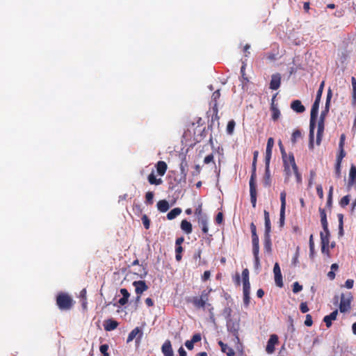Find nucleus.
<instances>
[{
	"instance_id": "34",
	"label": "nucleus",
	"mask_w": 356,
	"mask_h": 356,
	"mask_svg": "<svg viewBox=\"0 0 356 356\" xmlns=\"http://www.w3.org/2000/svg\"><path fill=\"white\" fill-rule=\"evenodd\" d=\"M235 127V122L232 120L229 121L227 126V132L229 134H232L234 132V129Z\"/></svg>"
},
{
	"instance_id": "5",
	"label": "nucleus",
	"mask_w": 356,
	"mask_h": 356,
	"mask_svg": "<svg viewBox=\"0 0 356 356\" xmlns=\"http://www.w3.org/2000/svg\"><path fill=\"white\" fill-rule=\"evenodd\" d=\"M352 296L348 293L347 296L345 294H341V301L339 305V309L341 313L346 312L350 308V301Z\"/></svg>"
},
{
	"instance_id": "21",
	"label": "nucleus",
	"mask_w": 356,
	"mask_h": 356,
	"mask_svg": "<svg viewBox=\"0 0 356 356\" xmlns=\"http://www.w3.org/2000/svg\"><path fill=\"white\" fill-rule=\"evenodd\" d=\"M227 326L228 331L232 332L234 335H236L238 330V324L236 323L232 322L231 320H229L227 322Z\"/></svg>"
},
{
	"instance_id": "17",
	"label": "nucleus",
	"mask_w": 356,
	"mask_h": 356,
	"mask_svg": "<svg viewBox=\"0 0 356 356\" xmlns=\"http://www.w3.org/2000/svg\"><path fill=\"white\" fill-rule=\"evenodd\" d=\"M118 325V323L113 319H108L104 321V327L105 330L111 331L115 330Z\"/></svg>"
},
{
	"instance_id": "6",
	"label": "nucleus",
	"mask_w": 356,
	"mask_h": 356,
	"mask_svg": "<svg viewBox=\"0 0 356 356\" xmlns=\"http://www.w3.org/2000/svg\"><path fill=\"white\" fill-rule=\"evenodd\" d=\"M275 284L279 287L283 286L282 275L278 263H275L273 268Z\"/></svg>"
},
{
	"instance_id": "8",
	"label": "nucleus",
	"mask_w": 356,
	"mask_h": 356,
	"mask_svg": "<svg viewBox=\"0 0 356 356\" xmlns=\"http://www.w3.org/2000/svg\"><path fill=\"white\" fill-rule=\"evenodd\" d=\"M192 302H193V305L198 309H200V308L204 309L206 306L210 307L209 310L211 315H213L212 310L213 308L211 306V304L207 303L206 302H204L202 299H201L199 297H194L193 298Z\"/></svg>"
},
{
	"instance_id": "10",
	"label": "nucleus",
	"mask_w": 356,
	"mask_h": 356,
	"mask_svg": "<svg viewBox=\"0 0 356 356\" xmlns=\"http://www.w3.org/2000/svg\"><path fill=\"white\" fill-rule=\"evenodd\" d=\"M324 131V120H323V117L320 118L318 122V130H317V136H316V145H319L321 144L322 136Z\"/></svg>"
},
{
	"instance_id": "19",
	"label": "nucleus",
	"mask_w": 356,
	"mask_h": 356,
	"mask_svg": "<svg viewBox=\"0 0 356 356\" xmlns=\"http://www.w3.org/2000/svg\"><path fill=\"white\" fill-rule=\"evenodd\" d=\"M142 332L140 330V329L139 327H136L134 328L129 334L128 337H127V343H129L131 342V341H133L137 335H139V338L141 337L142 336Z\"/></svg>"
},
{
	"instance_id": "4",
	"label": "nucleus",
	"mask_w": 356,
	"mask_h": 356,
	"mask_svg": "<svg viewBox=\"0 0 356 356\" xmlns=\"http://www.w3.org/2000/svg\"><path fill=\"white\" fill-rule=\"evenodd\" d=\"M330 231L328 226L327 229L323 228V231L320 233L321 241V250L323 253H328V246L330 243Z\"/></svg>"
},
{
	"instance_id": "41",
	"label": "nucleus",
	"mask_w": 356,
	"mask_h": 356,
	"mask_svg": "<svg viewBox=\"0 0 356 356\" xmlns=\"http://www.w3.org/2000/svg\"><path fill=\"white\" fill-rule=\"evenodd\" d=\"M301 137V133L299 130H296L293 131L291 137L292 143H295L298 138Z\"/></svg>"
},
{
	"instance_id": "44",
	"label": "nucleus",
	"mask_w": 356,
	"mask_h": 356,
	"mask_svg": "<svg viewBox=\"0 0 356 356\" xmlns=\"http://www.w3.org/2000/svg\"><path fill=\"white\" fill-rule=\"evenodd\" d=\"M154 193L152 192H147L145 195L146 201L148 204H152L153 203Z\"/></svg>"
},
{
	"instance_id": "60",
	"label": "nucleus",
	"mask_w": 356,
	"mask_h": 356,
	"mask_svg": "<svg viewBox=\"0 0 356 356\" xmlns=\"http://www.w3.org/2000/svg\"><path fill=\"white\" fill-rule=\"evenodd\" d=\"M252 246L259 245V237L257 235L252 236Z\"/></svg>"
},
{
	"instance_id": "2",
	"label": "nucleus",
	"mask_w": 356,
	"mask_h": 356,
	"mask_svg": "<svg viewBox=\"0 0 356 356\" xmlns=\"http://www.w3.org/2000/svg\"><path fill=\"white\" fill-rule=\"evenodd\" d=\"M256 169H252V175L250 180V200L252 204L253 207L256 206L257 202V190H256Z\"/></svg>"
},
{
	"instance_id": "63",
	"label": "nucleus",
	"mask_w": 356,
	"mask_h": 356,
	"mask_svg": "<svg viewBox=\"0 0 356 356\" xmlns=\"http://www.w3.org/2000/svg\"><path fill=\"white\" fill-rule=\"evenodd\" d=\"M223 220V216L222 213L219 212L216 218V221L218 224H220L222 222Z\"/></svg>"
},
{
	"instance_id": "31",
	"label": "nucleus",
	"mask_w": 356,
	"mask_h": 356,
	"mask_svg": "<svg viewBox=\"0 0 356 356\" xmlns=\"http://www.w3.org/2000/svg\"><path fill=\"white\" fill-rule=\"evenodd\" d=\"M338 220H339V234L340 236L343 235V215L341 213H339L337 215Z\"/></svg>"
},
{
	"instance_id": "49",
	"label": "nucleus",
	"mask_w": 356,
	"mask_h": 356,
	"mask_svg": "<svg viewBox=\"0 0 356 356\" xmlns=\"http://www.w3.org/2000/svg\"><path fill=\"white\" fill-rule=\"evenodd\" d=\"M250 300V293H243V303L246 307H248L249 305Z\"/></svg>"
},
{
	"instance_id": "16",
	"label": "nucleus",
	"mask_w": 356,
	"mask_h": 356,
	"mask_svg": "<svg viewBox=\"0 0 356 356\" xmlns=\"http://www.w3.org/2000/svg\"><path fill=\"white\" fill-rule=\"evenodd\" d=\"M264 221H265L264 235H268V234H270V231H271L269 213L266 210H264Z\"/></svg>"
},
{
	"instance_id": "46",
	"label": "nucleus",
	"mask_w": 356,
	"mask_h": 356,
	"mask_svg": "<svg viewBox=\"0 0 356 356\" xmlns=\"http://www.w3.org/2000/svg\"><path fill=\"white\" fill-rule=\"evenodd\" d=\"M195 214L197 216V219H199L201 216H207L205 214H204L202 211V207L201 205H199L195 211Z\"/></svg>"
},
{
	"instance_id": "29",
	"label": "nucleus",
	"mask_w": 356,
	"mask_h": 356,
	"mask_svg": "<svg viewBox=\"0 0 356 356\" xmlns=\"http://www.w3.org/2000/svg\"><path fill=\"white\" fill-rule=\"evenodd\" d=\"M181 213V209L180 208H174L167 214V218L168 220H172L178 216Z\"/></svg>"
},
{
	"instance_id": "3",
	"label": "nucleus",
	"mask_w": 356,
	"mask_h": 356,
	"mask_svg": "<svg viewBox=\"0 0 356 356\" xmlns=\"http://www.w3.org/2000/svg\"><path fill=\"white\" fill-rule=\"evenodd\" d=\"M56 302L58 307L61 309H69L72 305V300L66 294L58 295Z\"/></svg>"
},
{
	"instance_id": "45",
	"label": "nucleus",
	"mask_w": 356,
	"mask_h": 356,
	"mask_svg": "<svg viewBox=\"0 0 356 356\" xmlns=\"http://www.w3.org/2000/svg\"><path fill=\"white\" fill-rule=\"evenodd\" d=\"M273 145H274V140H273V138H269L268 139V141H267V145H266V150L272 151Z\"/></svg>"
},
{
	"instance_id": "28",
	"label": "nucleus",
	"mask_w": 356,
	"mask_h": 356,
	"mask_svg": "<svg viewBox=\"0 0 356 356\" xmlns=\"http://www.w3.org/2000/svg\"><path fill=\"white\" fill-rule=\"evenodd\" d=\"M291 163L293 164V172L294 173V175H296V181L298 183H300L302 181V177H301V175L298 172V167L296 164V162H295V159H293L291 157Z\"/></svg>"
},
{
	"instance_id": "7",
	"label": "nucleus",
	"mask_w": 356,
	"mask_h": 356,
	"mask_svg": "<svg viewBox=\"0 0 356 356\" xmlns=\"http://www.w3.org/2000/svg\"><path fill=\"white\" fill-rule=\"evenodd\" d=\"M278 343V337L276 334H272L268 341L266 350L268 354H272L275 351V346Z\"/></svg>"
},
{
	"instance_id": "51",
	"label": "nucleus",
	"mask_w": 356,
	"mask_h": 356,
	"mask_svg": "<svg viewBox=\"0 0 356 356\" xmlns=\"http://www.w3.org/2000/svg\"><path fill=\"white\" fill-rule=\"evenodd\" d=\"M250 293V284L249 282H243V293Z\"/></svg>"
},
{
	"instance_id": "30",
	"label": "nucleus",
	"mask_w": 356,
	"mask_h": 356,
	"mask_svg": "<svg viewBox=\"0 0 356 356\" xmlns=\"http://www.w3.org/2000/svg\"><path fill=\"white\" fill-rule=\"evenodd\" d=\"M270 110L272 112V119L275 121L280 116V111L277 107V106H270Z\"/></svg>"
},
{
	"instance_id": "47",
	"label": "nucleus",
	"mask_w": 356,
	"mask_h": 356,
	"mask_svg": "<svg viewBox=\"0 0 356 356\" xmlns=\"http://www.w3.org/2000/svg\"><path fill=\"white\" fill-rule=\"evenodd\" d=\"M312 324H313V321H312V316L310 314H307L306 319L305 321V325L306 326L310 327L312 325Z\"/></svg>"
},
{
	"instance_id": "50",
	"label": "nucleus",
	"mask_w": 356,
	"mask_h": 356,
	"mask_svg": "<svg viewBox=\"0 0 356 356\" xmlns=\"http://www.w3.org/2000/svg\"><path fill=\"white\" fill-rule=\"evenodd\" d=\"M340 152L337 156V162L341 163L343 158L346 156V153L344 152L343 148H339Z\"/></svg>"
},
{
	"instance_id": "37",
	"label": "nucleus",
	"mask_w": 356,
	"mask_h": 356,
	"mask_svg": "<svg viewBox=\"0 0 356 356\" xmlns=\"http://www.w3.org/2000/svg\"><path fill=\"white\" fill-rule=\"evenodd\" d=\"M286 194L285 191H282L280 193V201H281V208L280 209H286Z\"/></svg>"
},
{
	"instance_id": "36",
	"label": "nucleus",
	"mask_w": 356,
	"mask_h": 356,
	"mask_svg": "<svg viewBox=\"0 0 356 356\" xmlns=\"http://www.w3.org/2000/svg\"><path fill=\"white\" fill-rule=\"evenodd\" d=\"M222 352L225 353L227 356H234L235 355V352L231 347L227 346L224 348H222Z\"/></svg>"
},
{
	"instance_id": "42",
	"label": "nucleus",
	"mask_w": 356,
	"mask_h": 356,
	"mask_svg": "<svg viewBox=\"0 0 356 356\" xmlns=\"http://www.w3.org/2000/svg\"><path fill=\"white\" fill-rule=\"evenodd\" d=\"M242 277L243 282H249V270L245 268L242 272Z\"/></svg>"
},
{
	"instance_id": "61",
	"label": "nucleus",
	"mask_w": 356,
	"mask_h": 356,
	"mask_svg": "<svg viewBox=\"0 0 356 356\" xmlns=\"http://www.w3.org/2000/svg\"><path fill=\"white\" fill-rule=\"evenodd\" d=\"M201 340V335L200 334H195L193 336L191 341L193 343L200 341Z\"/></svg>"
},
{
	"instance_id": "40",
	"label": "nucleus",
	"mask_w": 356,
	"mask_h": 356,
	"mask_svg": "<svg viewBox=\"0 0 356 356\" xmlns=\"http://www.w3.org/2000/svg\"><path fill=\"white\" fill-rule=\"evenodd\" d=\"M302 286L298 282H296L293 284V292L297 293L302 291Z\"/></svg>"
},
{
	"instance_id": "59",
	"label": "nucleus",
	"mask_w": 356,
	"mask_h": 356,
	"mask_svg": "<svg viewBox=\"0 0 356 356\" xmlns=\"http://www.w3.org/2000/svg\"><path fill=\"white\" fill-rule=\"evenodd\" d=\"M258 152L257 151H255L254 152V157H253V161H252V168L254 169H256V165H257V157H258Z\"/></svg>"
},
{
	"instance_id": "27",
	"label": "nucleus",
	"mask_w": 356,
	"mask_h": 356,
	"mask_svg": "<svg viewBox=\"0 0 356 356\" xmlns=\"http://www.w3.org/2000/svg\"><path fill=\"white\" fill-rule=\"evenodd\" d=\"M263 184L266 187H268L270 185V168H266V167H265V174L263 179Z\"/></svg>"
},
{
	"instance_id": "14",
	"label": "nucleus",
	"mask_w": 356,
	"mask_h": 356,
	"mask_svg": "<svg viewBox=\"0 0 356 356\" xmlns=\"http://www.w3.org/2000/svg\"><path fill=\"white\" fill-rule=\"evenodd\" d=\"M338 315V310H334L330 314L327 315L324 317L323 321L325 323L327 327H330L332 325V321L337 319Z\"/></svg>"
},
{
	"instance_id": "35",
	"label": "nucleus",
	"mask_w": 356,
	"mask_h": 356,
	"mask_svg": "<svg viewBox=\"0 0 356 356\" xmlns=\"http://www.w3.org/2000/svg\"><path fill=\"white\" fill-rule=\"evenodd\" d=\"M272 151L266 150V157H265V167L266 168H270V161L271 159Z\"/></svg>"
},
{
	"instance_id": "20",
	"label": "nucleus",
	"mask_w": 356,
	"mask_h": 356,
	"mask_svg": "<svg viewBox=\"0 0 356 356\" xmlns=\"http://www.w3.org/2000/svg\"><path fill=\"white\" fill-rule=\"evenodd\" d=\"M169 203L168 201L163 200L157 202V209L161 212H166L169 209Z\"/></svg>"
},
{
	"instance_id": "9",
	"label": "nucleus",
	"mask_w": 356,
	"mask_h": 356,
	"mask_svg": "<svg viewBox=\"0 0 356 356\" xmlns=\"http://www.w3.org/2000/svg\"><path fill=\"white\" fill-rule=\"evenodd\" d=\"M133 285L135 286V291L137 295H141L148 289V286L145 284V281L142 280L134 282Z\"/></svg>"
},
{
	"instance_id": "58",
	"label": "nucleus",
	"mask_w": 356,
	"mask_h": 356,
	"mask_svg": "<svg viewBox=\"0 0 356 356\" xmlns=\"http://www.w3.org/2000/svg\"><path fill=\"white\" fill-rule=\"evenodd\" d=\"M259 245L252 246V253L254 257H259Z\"/></svg>"
},
{
	"instance_id": "62",
	"label": "nucleus",
	"mask_w": 356,
	"mask_h": 356,
	"mask_svg": "<svg viewBox=\"0 0 356 356\" xmlns=\"http://www.w3.org/2000/svg\"><path fill=\"white\" fill-rule=\"evenodd\" d=\"M120 293L122 295V297L129 299L130 294L126 289H121Z\"/></svg>"
},
{
	"instance_id": "38",
	"label": "nucleus",
	"mask_w": 356,
	"mask_h": 356,
	"mask_svg": "<svg viewBox=\"0 0 356 356\" xmlns=\"http://www.w3.org/2000/svg\"><path fill=\"white\" fill-rule=\"evenodd\" d=\"M211 289H209V291H203L201 293V296L199 297L201 299H202L204 302L208 303L209 301V294L211 292Z\"/></svg>"
},
{
	"instance_id": "64",
	"label": "nucleus",
	"mask_w": 356,
	"mask_h": 356,
	"mask_svg": "<svg viewBox=\"0 0 356 356\" xmlns=\"http://www.w3.org/2000/svg\"><path fill=\"white\" fill-rule=\"evenodd\" d=\"M211 273L209 270L204 271L203 275H202V280L206 281L210 278Z\"/></svg>"
},
{
	"instance_id": "52",
	"label": "nucleus",
	"mask_w": 356,
	"mask_h": 356,
	"mask_svg": "<svg viewBox=\"0 0 356 356\" xmlns=\"http://www.w3.org/2000/svg\"><path fill=\"white\" fill-rule=\"evenodd\" d=\"M316 191H317V194L319 196V197L321 199H323V187L321 185H318L316 186Z\"/></svg>"
},
{
	"instance_id": "33",
	"label": "nucleus",
	"mask_w": 356,
	"mask_h": 356,
	"mask_svg": "<svg viewBox=\"0 0 356 356\" xmlns=\"http://www.w3.org/2000/svg\"><path fill=\"white\" fill-rule=\"evenodd\" d=\"M220 96V90H215L214 92L212 94L211 98L215 102V104L213 105V110L217 112V104L216 100L219 99Z\"/></svg>"
},
{
	"instance_id": "22",
	"label": "nucleus",
	"mask_w": 356,
	"mask_h": 356,
	"mask_svg": "<svg viewBox=\"0 0 356 356\" xmlns=\"http://www.w3.org/2000/svg\"><path fill=\"white\" fill-rule=\"evenodd\" d=\"M167 164L164 161H159L156 164V170L161 176H163L167 170Z\"/></svg>"
},
{
	"instance_id": "48",
	"label": "nucleus",
	"mask_w": 356,
	"mask_h": 356,
	"mask_svg": "<svg viewBox=\"0 0 356 356\" xmlns=\"http://www.w3.org/2000/svg\"><path fill=\"white\" fill-rule=\"evenodd\" d=\"M142 221H143V225L145 227V229H149V218H147V216L145 215V216H143L142 217Z\"/></svg>"
},
{
	"instance_id": "43",
	"label": "nucleus",
	"mask_w": 356,
	"mask_h": 356,
	"mask_svg": "<svg viewBox=\"0 0 356 356\" xmlns=\"http://www.w3.org/2000/svg\"><path fill=\"white\" fill-rule=\"evenodd\" d=\"M108 346L107 344H103L100 346L99 350L104 355V356H109L108 353Z\"/></svg>"
},
{
	"instance_id": "18",
	"label": "nucleus",
	"mask_w": 356,
	"mask_h": 356,
	"mask_svg": "<svg viewBox=\"0 0 356 356\" xmlns=\"http://www.w3.org/2000/svg\"><path fill=\"white\" fill-rule=\"evenodd\" d=\"M291 108L297 113H302L305 108L300 100H295L291 103Z\"/></svg>"
},
{
	"instance_id": "57",
	"label": "nucleus",
	"mask_w": 356,
	"mask_h": 356,
	"mask_svg": "<svg viewBox=\"0 0 356 356\" xmlns=\"http://www.w3.org/2000/svg\"><path fill=\"white\" fill-rule=\"evenodd\" d=\"M300 309L302 313H306L309 311V308L306 302H302L300 305Z\"/></svg>"
},
{
	"instance_id": "1",
	"label": "nucleus",
	"mask_w": 356,
	"mask_h": 356,
	"mask_svg": "<svg viewBox=\"0 0 356 356\" xmlns=\"http://www.w3.org/2000/svg\"><path fill=\"white\" fill-rule=\"evenodd\" d=\"M320 102H314L310 113V124H309V146L310 149L314 148V129L316 126V120L318 113Z\"/></svg>"
},
{
	"instance_id": "11",
	"label": "nucleus",
	"mask_w": 356,
	"mask_h": 356,
	"mask_svg": "<svg viewBox=\"0 0 356 356\" xmlns=\"http://www.w3.org/2000/svg\"><path fill=\"white\" fill-rule=\"evenodd\" d=\"M161 350L164 356H174L171 343L169 340L165 341V343L163 344L161 347Z\"/></svg>"
},
{
	"instance_id": "56",
	"label": "nucleus",
	"mask_w": 356,
	"mask_h": 356,
	"mask_svg": "<svg viewBox=\"0 0 356 356\" xmlns=\"http://www.w3.org/2000/svg\"><path fill=\"white\" fill-rule=\"evenodd\" d=\"M309 250H310V253L313 254L314 250V243L312 234L309 237Z\"/></svg>"
},
{
	"instance_id": "39",
	"label": "nucleus",
	"mask_w": 356,
	"mask_h": 356,
	"mask_svg": "<svg viewBox=\"0 0 356 356\" xmlns=\"http://www.w3.org/2000/svg\"><path fill=\"white\" fill-rule=\"evenodd\" d=\"M350 202V197L349 195H346L343 197L341 198V201L339 202V204L344 207L347 206L349 204Z\"/></svg>"
},
{
	"instance_id": "23",
	"label": "nucleus",
	"mask_w": 356,
	"mask_h": 356,
	"mask_svg": "<svg viewBox=\"0 0 356 356\" xmlns=\"http://www.w3.org/2000/svg\"><path fill=\"white\" fill-rule=\"evenodd\" d=\"M181 229L186 234H191L192 232V225L190 222L186 220H183L181 222Z\"/></svg>"
},
{
	"instance_id": "53",
	"label": "nucleus",
	"mask_w": 356,
	"mask_h": 356,
	"mask_svg": "<svg viewBox=\"0 0 356 356\" xmlns=\"http://www.w3.org/2000/svg\"><path fill=\"white\" fill-rule=\"evenodd\" d=\"M284 217H285V209H280V222L281 225H283L284 222Z\"/></svg>"
},
{
	"instance_id": "12",
	"label": "nucleus",
	"mask_w": 356,
	"mask_h": 356,
	"mask_svg": "<svg viewBox=\"0 0 356 356\" xmlns=\"http://www.w3.org/2000/svg\"><path fill=\"white\" fill-rule=\"evenodd\" d=\"M281 76L280 74L272 75L270 83V89H278L280 86Z\"/></svg>"
},
{
	"instance_id": "24",
	"label": "nucleus",
	"mask_w": 356,
	"mask_h": 356,
	"mask_svg": "<svg viewBox=\"0 0 356 356\" xmlns=\"http://www.w3.org/2000/svg\"><path fill=\"white\" fill-rule=\"evenodd\" d=\"M356 180V166L352 165L349 172V181L348 184L353 185Z\"/></svg>"
},
{
	"instance_id": "15",
	"label": "nucleus",
	"mask_w": 356,
	"mask_h": 356,
	"mask_svg": "<svg viewBox=\"0 0 356 356\" xmlns=\"http://www.w3.org/2000/svg\"><path fill=\"white\" fill-rule=\"evenodd\" d=\"M199 226L202 228L204 234H207L209 231L207 216H201L197 219Z\"/></svg>"
},
{
	"instance_id": "13",
	"label": "nucleus",
	"mask_w": 356,
	"mask_h": 356,
	"mask_svg": "<svg viewBox=\"0 0 356 356\" xmlns=\"http://www.w3.org/2000/svg\"><path fill=\"white\" fill-rule=\"evenodd\" d=\"M291 157L293 159H294V156L293 154H290L288 159H286L285 157L283 158L284 170L288 176H289L291 175V172L293 171V164L291 161Z\"/></svg>"
},
{
	"instance_id": "26",
	"label": "nucleus",
	"mask_w": 356,
	"mask_h": 356,
	"mask_svg": "<svg viewBox=\"0 0 356 356\" xmlns=\"http://www.w3.org/2000/svg\"><path fill=\"white\" fill-rule=\"evenodd\" d=\"M319 212L321 216V222L323 228L327 229V226H328L327 216L325 209L319 208Z\"/></svg>"
},
{
	"instance_id": "55",
	"label": "nucleus",
	"mask_w": 356,
	"mask_h": 356,
	"mask_svg": "<svg viewBox=\"0 0 356 356\" xmlns=\"http://www.w3.org/2000/svg\"><path fill=\"white\" fill-rule=\"evenodd\" d=\"M213 154H211L207 155V156L204 158V163L205 164H209V163H211V162H213Z\"/></svg>"
},
{
	"instance_id": "54",
	"label": "nucleus",
	"mask_w": 356,
	"mask_h": 356,
	"mask_svg": "<svg viewBox=\"0 0 356 356\" xmlns=\"http://www.w3.org/2000/svg\"><path fill=\"white\" fill-rule=\"evenodd\" d=\"M332 90H328V92L327 95L326 104H325L327 111L329 110L330 102V99L332 98Z\"/></svg>"
},
{
	"instance_id": "25",
	"label": "nucleus",
	"mask_w": 356,
	"mask_h": 356,
	"mask_svg": "<svg viewBox=\"0 0 356 356\" xmlns=\"http://www.w3.org/2000/svg\"><path fill=\"white\" fill-rule=\"evenodd\" d=\"M271 245L272 244L270 234L264 235V248L266 252H271Z\"/></svg>"
},
{
	"instance_id": "32",
	"label": "nucleus",
	"mask_w": 356,
	"mask_h": 356,
	"mask_svg": "<svg viewBox=\"0 0 356 356\" xmlns=\"http://www.w3.org/2000/svg\"><path fill=\"white\" fill-rule=\"evenodd\" d=\"M148 181L151 184L159 185L162 183V180L161 179H156L152 173L149 175Z\"/></svg>"
}]
</instances>
